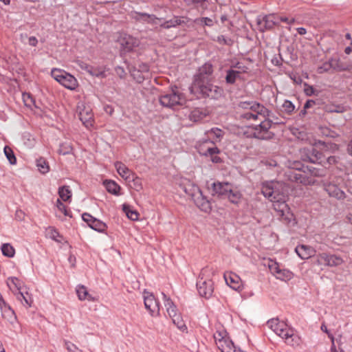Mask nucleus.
Here are the masks:
<instances>
[{
	"label": "nucleus",
	"mask_w": 352,
	"mask_h": 352,
	"mask_svg": "<svg viewBox=\"0 0 352 352\" xmlns=\"http://www.w3.org/2000/svg\"><path fill=\"white\" fill-rule=\"evenodd\" d=\"M270 111L263 105L255 101H241L238 104L237 114L241 120H264L261 124L252 128L251 136L259 140H270L274 133L270 131L272 122L267 118Z\"/></svg>",
	"instance_id": "obj_1"
},
{
	"label": "nucleus",
	"mask_w": 352,
	"mask_h": 352,
	"mask_svg": "<svg viewBox=\"0 0 352 352\" xmlns=\"http://www.w3.org/2000/svg\"><path fill=\"white\" fill-rule=\"evenodd\" d=\"M207 115L208 113L205 110L197 108L190 112L189 118L190 120L193 122H199L202 120L204 118H206Z\"/></svg>",
	"instance_id": "obj_32"
},
{
	"label": "nucleus",
	"mask_w": 352,
	"mask_h": 352,
	"mask_svg": "<svg viewBox=\"0 0 352 352\" xmlns=\"http://www.w3.org/2000/svg\"><path fill=\"white\" fill-rule=\"evenodd\" d=\"M206 133L209 138L214 136L217 139L221 138L223 134L222 130L219 128H212L210 131H207Z\"/></svg>",
	"instance_id": "obj_50"
},
{
	"label": "nucleus",
	"mask_w": 352,
	"mask_h": 352,
	"mask_svg": "<svg viewBox=\"0 0 352 352\" xmlns=\"http://www.w3.org/2000/svg\"><path fill=\"white\" fill-rule=\"evenodd\" d=\"M315 263L318 265L337 267L342 265L344 260L339 255L322 252L316 256Z\"/></svg>",
	"instance_id": "obj_10"
},
{
	"label": "nucleus",
	"mask_w": 352,
	"mask_h": 352,
	"mask_svg": "<svg viewBox=\"0 0 352 352\" xmlns=\"http://www.w3.org/2000/svg\"><path fill=\"white\" fill-rule=\"evenodd\" d=\"M201 23H203L204 25L207 26H212L213 25V21L212 19L208 17H202L200 19Z\"/></svg>",
	"instance_id": "obj_59"
},
{
	"label": "nucleus",
	"mask_w": 352,
	"mask_h": 352,
	"mask_svg": "<svg viewBox=\"0 0 352 352\" xmlns=\"http://www.w3.org/2000/svg\"><path fill=\"white\" fill-rule=\"evenodd\" d=\"M231 185L229 183L214 182L212 184V190L214 194L218 195L227 196L230 191Z\"/></svg>",
	"instance_id": "obj_24"
},
{
	"label": "nucleus",
	"mask_w": 352,
	"mask_h": 352,
	"mask_svg": "<svg viewBox=\"0 0 352 352\" xmlns=\"http://www.w3.org/2000/svg\"><path fill=\"white\" fill-rule=\"evenodd\" d=\"M182 186L184 191L192 198L201 190L197 185L188 179H185Z\"/></svg>",
	"instance_id": "obj_25"
},
{
	"label": "nucleus",
	"mask_w": 352,
	"mask_h": 352,
	"mask_svg": "<svg viewBox=\"0 0 352 352\" xmlns=\"http://www.w3.org/2000/svg\"><path fill=\"white\" fill-rule=\"evenodd\" d=\"M197 151L200 155L210 156L211 160L214 163H219L221 162V158L217 155L219 153V150L215 146L214 141L209 140L203 141L199 144Z\"/></svg>",
	"instance_id": "obj_8"
},
{
	"label": "nucleus",
	"mask_w": 352,
	"mask_h": 352,
	"mask_svg": "<svg viewBox=\"0 0 352 352\" xmlns=\"http://www.w3.org/2000/svg\"><path fill=\"white\" fill-rule=\"evenodd\" d=\"M315 101L314 100H307L305 105H304V109H309L310 107H311L312 106H314L315 104Z\"/></svg>",
	"instance_id": "obj_63"
},
{
	"label": "nucleus",
	"mask_w": 352,
	"mask_h": 352,
	"mask_svg": "<svg viewBox=\"0 0 352 352\" xmlns=\"http://www.w3.org/2000/svg\"><path fill=\"white\" fill-rule=\"evenodd\" d=\"M332 242L337 245H343L346 243V237L338 235L332 239Z\"/></svg>",
	"instance_id": "obj_54"
},
{
	"label": "nucleus",
	"mask_w": 352,
	"mask_h": 352,
	"mask_svg": "<svg viewBox=\"0 0 352 352\" xmlns=\"http://www.w3.org/2000/svg\"><path fill=\"white\" fill-rule=\"evenodd\" d=\"M136 69H131L130 72L133 78L138 82H141L144 80V73H137Z\"/></svg>",
	"instance_id": "obj_55"
},
{
	"label": "nucleus",
	"mask_w": 352,
	"mask_h": 352,
	"mask_svg": "<svg viewBox=\"0 0 352 352\" xmlns=\"http://www.w3.org/2000/svg\"><path fill=\"white\" fill-rule=\"evenodd\" d=\"M122 209L127 217L131 220L135 221L138 219L139 213L137 211L132 210L129 206L124 204Z\"/></svg>",
	"instance_id": "obj_38"
},
{
	"label": "nucleus",
	"mask_w": 352,
	"mask_h": 352,
	"mask_svg": "<svg viewBox=\"0 0 352 352\" xmlns=\"http://www.w3.org/2000/svg\"><path fill=\"white\" fill-rule=\"evenodd\" d=\"M7 284L11 290L15 289V292L22 291V286L23 283L16 277L8 278L7 280Z\"/></svg>",
	"instance_id": "obj_34"
},
{
	"label": "nucleus",
	"mask_w": 352,
	"mask_h": 352,
	"mask_svg": "<svg viewBox=\"0 0 352 352\" xmlns=\"http://www.w3.org/2000/svg\"><path fill=\"white\" fill-rule=\"evenodd\" d=\"M352 52V41L349 43V45L346 47L344 49V53L346 54H350Z\"/></svg>",
	"instance_id": "obj_64"
},
{
	"label": "nucleus",
	"mask_w": 352,
	"mask_h": 352,
	"mask_svg": "<svg viewBox=\"0 0 352 352\" xmlns=\"http://www.w3.org/2000/svg\"><path fill=\"white\" fill-rule=\"evenodd\" d=\"M305 93L307 96H311L312 95H315L317 91L311 85H307L305 84Z\"/></svg>",
	"instance_id": "obj_57"
},
{
	"label": "nucleus",
	"mask_w": 352,
	"mask_h": 352,
	"mask_svg": "<svg viewBox=\"0 0 352 352\" xmlns=\"http://www.w3.org/2000/svg\"><path fill=\"white\" fill-rule=\"evenodd\" d=\"M283 107L284 110L289 113H292L294 110V105L289 100H285L283 104Z\"/></svg>",
	"instance_id": "obj_56"
},
{
	"label": "nucleus",
	"mask_w": 352,
	"mask_h": 352,
	"mask_svg": "<svg viewBox=\"0 0 352 352\" xmlns=\"http://www.w3.org/2000/svg\"><path fill=\"white\" fill-rule=\"evenodd\" d=\"M87 72L92 76L96 77L104 78L106 77V68L104 67H92L87 66Z\"/></svg>",
	"instance_id": "obj_33"
},
{
	"label": "nucleus",
	"mask_w": 352,
	"mask_h": 352,
	"mask_svg": "<svg viewBox=\"0 0 352 352\" xmlns=\"http://www.w3.org/2000/svg\"><path fill=\"white\" fill-rule=\"evenodd\" d=\"M160 104L165 107L175 108L182 106L186 102V98L177 88L172 89L170 92L162 95L160 97Z\"/></svg>",
	"instance_id": "obj_5"
},
{
	"label": "nucleus",
	"mask_w": 352,
	"mask_h": 352,
	"mask_svg": "<svg viewBox=\"0 0 352 352\" xmlns=\"http://www.w3.org/2000/svg\"><path fill=\"white\" fill-rule=\"evenodd\" d=\"M225 280L228 286L234 290H239L241 288V278L235 274L230 273L224 274Z\"/></svg>",
	"instance_id": "obj_23"
},
{
	"label": "nucleus",
	"mask_w": 352,
	"mask_h": 352,
	"mask_svg": "<svg viewBox=\"0 0 352 352\" xmlns=\"http://www.w3.org/2000/svg\"><path fill=\"white\" fill-rule=\"evenodd\" d=\"M305 155L303 160L311 163H320L322 158V153L316 148L311 147L310 149L304 150Z\"/></svg>",
	"instance_id": "obj_20"
},
{
	"label": "nucleus",
	"mask_w": 352,
	"mask_h": 352,
	"mask_svg": "<svg viewBox=\"0 0 352 352\" xmlns=\"http://www.w3.org/2000/svg\"><path fill=\"white\" fill-rule=\"evenodd\" d=\"M80 120L82 121L83 124L87 128H90L93 126V116L87 110H84L79 113Z\"/></svg>",
	"instance_id": "obj_30"
},
{
	"label": "nucleus",
	"mask_w": 352,
	"mask_h": 352,
	"mask_svg": "<svg viewBox=\"0 0 352 352\" xmlns=\"http://www.w3.org/2000/svg\"><path fill=\"white\" fill-rule=\"evenodd\" d=\"M16 298L23 305L30 307L32 303V298L28 292H23V291H19L14 293Z\"/></svg>",
	"instance_id": "obj_31"
},
{
	"label": "nucleus",
	"mask_w": 352,
	"mask_h": 352,
	"mask_svg": "<svg viewBox=\"0 0 352 352\" xmlns=\"http://www.w3.org/2000/svg\"><path fill=\"white\" fill-rule=\"evenodd\" d=\"M213 66L210 63H206L198 69L195 76V80L192 86H200L201 83L211 81L212 79Z\"/></svg>",
	"instance_id": "obj_11"
},
{
	"label": "nucleus",
	"mask_w": 352,
	"mask_h": 352,
	"mask_svg": "<svg viewBox=\"0 0 352 352\" xmlns=\"http://www.w3.org/2000/svg\"><path fill=\"white\" fill-rule=\"evenodd\" d=\"M0 308L2 316L7 320L10 324H13L16 322V316L14 311L4 301L2 296L0 294Z\"/></svg>",
	"instance_id": "obj_16"
},
{
	"label": "nucleus",
	"mask_w": 352,
	"mask_h": 352,
	"mask_svg": "<svg viewBox=\"0 0 352 352\" xmlns=\"http://www.w3.org/2000/svg\"><path fill=\"white\" fill-rule=\"evenodd\" d=\"M58 195L64 201H68L72 197V192L69 186H63L59 188Z\"/></svg>",
	"instance_id": "obj_39"
},
{
	"label": "nucleus",
	"mask_w": 352,
	"mask_h": 352,
	"mask_svg": "<svg viewBox=\"0 0 352 352\" xmlns=\"http://www.w3.org/2000/svg\"><path fill=\"white\" fill-rule=\"evenodd\" d=\"M131 69H136L137 73H148L149 71V66L144 63H137Z\"/></svg>",
	"instance_id": "obj_48"
},
{
	"label": "nucleus",
	"mask_w": 352,
	"mask_h": 352,
	"mask_svg": "<svg viewBox=\"0 0 352 352\" xmlns=\"http://www.w3.org/2000/svg\"><path fill=\"white\" fill-rule=\"evenodd\" d=\"M129 181L132 183L131 187L136 191H140L142 189V180L138 176H135V175L133 174L132 175L131 180L130 179Z\"/></svg>",
	"instance_id": "obj_47"
},
{
	"label": "nucleus",
	"mask_w": 352,
	"mask_h": 352,
	"mask_svg": "<svg viewBox=\"0 0 352 352\" xmlns=\"http://www.w3.org/2000/svg\"><path fill=\"white\" fill-rule=\"evenodd\" d=\"M65 346L68 352H83L82 350L79 349L75 344L69 341H65Z\"/></svg>",
	"instance_id": "obj_53"
},
{
	"label": "nucleus",
	"mask_w": 352,
	"mask_h": 352,
	"mask_svg": "<svg viewBox=\"0 0 352 352\" xmlns=\"http://www.w3.org/2000/svg\"><path fill=\"white\" fill-rule=\"evenodd\" d=\"M76 294L80 300H88L94 302L98 300V298L93 296L88 291V289L82 285H79L76 287Z\"/></svg>",
	"instance_id": "obj_22"
},
{
	"label": "nucleus",
	"mask_w": 352,
	"mask_h": 352,
	"mask_svg": "<svg viewBox=\"0 0 352 352\" xmlns=\"http://www.w3.org/2000/svg\"><path fill=\"white\" fill-rule=\"evenodd\" d=\"M3 151H4V154H5L6 157H7L10 164L12 165L16 164V158L14 155V153L12 149L10 146H6L4 147Z\"/></svg>",
	"instance_id": "obj_43"
},
{
	"label": "nucleus",
	"mask_w": 352,
	"mask_h": 352,
	"mask_svg": "<svg viewBox=\"0 0 352 352\" xmlns=\"http://www.w3.org/2000/svg\"><path fill=\"white\" fill-rule=\"evenodd\" d=\"M268 267L277 279L287 281L294 277V274L291 271L282 267L276 261L270 260L268 263Z\"/></svg>",
	"instance_id": "obj_12"
},
{
	"label": "nucleus",
	"mask_w": 352,
	"mask_h": 352,
	"mask_svg": "<svg viewBox=\"0 0 352 352\" xmlns=\"http://www.w3.org/2000/svg\"><path fill=\"white\" fill-rule=\"evenodd\" d=\"M173 322L177 326V327L182 331L187 330V327L185 324L181 315L179 314H175V316H171Z\"/></svg>",
	"instance_id": "obj_37"
},
{
	"label": "nucleus",
	"mask_w": 352,
	"mask_h": 352,
	"mask_svg": "<svg viewBox=\"0 0 352 352\" xmlns=\"http://www.w3.org/2000/svg\"><path fill=\"white\" fill-rule=\"evenodd\" d=\"M115 167L118 173L125 180H130L131 176L133 175L131 170H129L128 167L122 162H116Z\"/></svg>",
	"instance_id": "obj_27"
},
{
	"label": "nucleus",
	"mask_w": 352,
	"mask_h": 352,
	"mask_svg": "<svg viewBox=\"0 0 352 352\" xmlns=\"http://www.w3.org/2000/svg\"><path fill=\"white\" fill-rule=\"evenodd\" d=\"M199 85L200 86H192L191 91L193 93H199L204 97L214 99L219 98L223 93V89L212 84L210 81L201 83Z\"/></svg>",
	"instance_id": "obj_6"
},
{
	"label": "nucleus",
	"mask_w": 352,
	"mask_h": 352,
	"mask_svg": "<svg viewBox=\"0 0 352 352\" xmlns=\"http://www.w3.org/2000/svg\"><path fill=\"white\" fill-rule=\"evenodd\" d=\"M1 250L5 256L12 258L14 256L15 250L10 243H3Z\"/></svg>",
	"instance_id": "obj_40"
},
{
	"label": "nucleus",
	"mask_w": 352,
	"mask_h": 352,
	"mask_svg": "<svg viewBox=\"0 0 352 352\" xmlns=\"http://www.w3.org/2000/svg\"><path fill=\"white\" fill-rule=\"evenodd\" d=\"M51 75L57 82L67 89L74 90L78 86L77 80L64 70L53 69L51 72Z\"/></svg>",
	"instance_id": "obj_7"
},
{
	"label": "nucleus",
	"mask_w": 352,
	"mask_h": 352,
	"mask_svg": "<svg viewBox=\"0 0 352 352\" xmlns=\"http://www.w3.org/2000/svg\"><path fill=\"white\" fill-rule=\"evenodd\" d=\"M210 269H202L197 281V288L199 295L206 298L211 297L214 291L213 282L210 278Z\"/></svg>",
	"instance_id": "obj_4"
},
{
	"label": "nucleus",
	"mask_w": 352,
	"mask_h": 352,
	"mask_svg": "<svg viewBox=\"0 0 352 352\" xmlns=\"http://www.w3.org/2000/svg\"><path fill=\"white\" fill-rule=\"evenodd\" d=\"M258 30L261 32H265L267 30L272 29L275 25H278V16L269 14L265 16H258L256 19Z\"/></svg>",
	"instance_id": "obj_13"
},
{
	"label": "nucleus",
	"mask_w": 352,
	"mask_h": 352,
	"mask_svg": "<svg viewBox=\"0 0 352 352\" xmlns=\"http://www.w3.org/2000/svg\"><path fill=\"white\" fill-rule=\"evenodd\" d=\"M163 296V300L164 306L166 309V312L169 317L175 316V314H178L177 308L172 300L168 297L164 293H162Z\"/></svg>",
	"instance_id": "obj_28"
},
{
	"label": "nucleus",
	"mask_w": 352,
	"mask_h": 352,
	"mask_svg": "<svg viewBox=\"0 0 352 352\" xmlns=\"http://www.w3.org/2000/svg\"><path fill=\"white\" fill-rule=\"evenodd\" d=\"M216 345L221 352H236L232 340L226 336L225 331H217L214 334Z\"/></svg>",
	"instance_id": "obj_9"
},
{
	"label": "nucleus",
	"mask_w": 352,
	"mask_h": 352,
	"mask_svg": "<svg viewBox=\"0 0 352 352\" xmlns=\"http://www.w3.org/2000/svg\"><path fill=\"white\" fill-rule=\"evenodd\" d=\"M295 251L298 256L302 259H307L310 258L314 252V250L310 246L305 245H298L295 248Z\"/></svg>",
	"instance_id": "obj_26"
},
{
	"label": "nucleus",
	"mask_w": 352,
	"mask_h": 352,
	"mask_svg": "<svg viewBox=\"0 0 352 352\" xmlns=\"http://www.w3.org/2000/svg\"><path fill=\"white\" fill-rule=\"evenodd\" d=\"M22 96L23 102L27 107L30 109H33L34 107L38 108L32 95L29 93H23Z\"/></svg>",
	"instance_id": "obj_36"
},
{
	"label": "nucleus",
	"mask_w": 352,
	"mask_h": 352,
	"mask_svg": "<svg viewBox=\"0 0 352 352\" xmlns=\"http://www.w3.org/2000/svg\"><path fill=\"white\" fill-rule=\"evenodd\" d=\"M263 195L273 202V208L278 215L285 223H289L293 220V214L289 212V208L286 204L287 192L279 182H272L263 185Z\"/></svg>",
	"instance_id": "obj_2"
},
{
	"label": "nucleus",
	"mask_w": 352,
	"mask_h": 352,
	"mask_svg": "<svg viewBox=\"0 0 352 352\" xmlns=\"http://www.w3.org/2000/svg\"><path fill=\"white\" fill-rule=\"evenodd\" d=\"M330 112H336V113H342L344 112V108L343 107H334L333 108H330L329 110Z\"/></svg>",
	"instance_id": "obj_60"
},
{
	"label": "nucleus",
	"mask_w": 352,
	"mask_h": 352,
	"mask_svg": "<svg viewBox=\"0 0 352 352\" xmlns=\"http://www.w3.org/2000/svg\"><path fill=\"white\" fill-rule=\"evenodd\" d=\"M230 68H233V69H236V72H238L240 75L246 73L248 70V67L240 62H236L232 64Z\"/></svg>",
	"instance_id": "obj_49"
},
{
	"label": "nucleus",
	"mask_w": 352,
	"mask_h": 352,
	"mask_svg": "<svg viewBox=\"0 0 352 352\" xmlns=\"http://www.w3.org/2000/svg\"><path fill=\"white\" fill-rule=\"evenodd\" d=\"M240 74L236 69L229 68L226 71L225 80L226 82L228 85H234L236 81L240 78Z\"/></svg>",
	"instance_id": "obj_29"
},
{
	"label": "nucleus",
	"mask_w": 352,
	"mask_h": 352,
	"mask_svg": "<svg viewBox=\"0 0 352 352\" xmlns=\"http://www.w3.org/2000/svg\"><path fill=\"white\" fill-rule=\"evenodd\" d=\"M50 237L56 241H58V242L60 241V240L58 238H60L61 236H60L59 232L55 229H51Z\"/></svg>",
	"instance_id": "obj_58"
},
{
	"label": "nucleus",
	"mask_w": 352,
	"mask_h": 352,
	"mask_svg": "<svg viewBox=\"0 0 352 352\" xmlns=\"http://www.w3.org/2000/svg\"><path fill=\"white\" fill-rule=\"evenodd\" d=\"M73 148L70 143L69 142H63L60 144L59 148L58 150V153L60 155H65L72 153Z\"/></svg>",
	"instance_id": "obj_42"
},
{
	"label": "nucleus",
	"mask_w": 352,
	"mask_h": 352,
	"mask_svg": "<svg viewBox=\"0 0 352 352\" xmlns=\"http://www.w3.org/2000/svg\"><path fill=\"white\" fill-rule=\"evenodd\" d=\"M267 326L278 336L285 339L289 345L298 344V338L294 336V329L278 318H272L267 321Z\"/></svg>",
	"instance_id": "obj_3"
},
{
	"label": "nucleus",
	"mask_w": 352,
	"mask_h": 352,
	"mask_svg": "<svg viewBox=\"0 0 352 352\" xmlns=\"http://www.w3.org/2000/svg\"><path fill=\"white\" fill-rule=\"evenodd\" d=\"M120 44L123 50L129 52L139 46L140 41L132 36L126 34L120 38Z\"/></svg>",
	"instance_id": "obj_17"
},
{
	"label": "nucleus",
	"mask_w": 352,
	"mask_h": 352,
	"mask_svg": "<svg viewBox=\"0 0 352 352\" xmlns=\"http://www.w3.org/2000/svg\"><path fill=\"white\" fill-rule=\"evenodd\" d=\"M324 190L330 197L342 200L346 197L345 192L336 184L329 182L324 184Z\"/></svg>",
	"instance_id": "obj_19"
},
{
	"label": "nucleus",
	"mask_w": 352,
	"mask_h": 352,
	"mask_svg": "<svg viewBox=\"0 0 352 352\" xmlns=\"http://www.w3.org/2000/svg\"><path fill=\"white\" fill-rule=\"evenodd\" d=\"M182 21L179 17H175L169 21H165L161 25V27L168 29L172 27H176L182 23Z\"/></svg>",
	"instance_id": "obj_45"
},
{
	"label": "nucleus",
	"mask_w": 352,
	"mask_h": 352,
	"mask_svg": "<svg viewBox=\"0 0 352 352\" xmlns=\"http://www.w3.org/2000/svg\"><path fill=\"white\" fill-rule=\"evenodd\" d=\"M331 69H333L332 58L319 66L317 69V72L318 74H322L330 71Z\"/></svg>",
	"instance_id": "obj_46"
},
{
	"label": "nucleus",
	"mask_w": 352,
	"mask_h": 352,
	"mask_svg": "<svg viewBox=\"0 0 352 352\" xmlns=\"http://www.w3.org/2000/svg\"><path fill=\"white\" fill-rule=\"evenodd\" d=\"M310 171L312 175L320 177H324L327 173V170L324 168L318 169L313 168V169H310Z\"/></svg>",
	"instance_id": "obj_52"
},
{
	"label": "nucleus",
	"mask_w": 352,
	"mask_h": 352,
	"mask_svg": "<svg viewBox=\"0 0 352 352\" xmlns=\"http://www.w3.org/2000/svg\"><path fill=\"white\" fill-rule=\"evenodd\" d=\"M333 69L338 72L352 69V61L340 58H333Z\"/></svg>",
	"instance_id": "obj_21"
},
{
	"label": "nucleus",
	"mask_w": 352,
	"mask_h": 352,
	"mask_svg": "<svg viewBox=\"0 0 352 352\" xmlns=\"http://www.w3.org/2000/svg\"><path fill=\"white\" fill-rule=\"evenodd\" d=\"M82 220L93 230L99 232H103L107 229V225L102 221L94 217L89 213L82 215Z\"/></svg>",
	"instance_id": "obj_15"
},
{
	"label": "nucleus",
	"mask_w": 352,
	"mask_h": 352,
	"mask_svg": "<svg viewBox=\"0 0 352 352\" xmlns=\"http://www.w3.org/2000/svg\"><path fill=\"white\" fill-rule=\"evenodd\" d=\"M56 207L58 210L63 213L65 216H69L70 215V211L67 208L66 206L63 204L59 199L56 201Z\"/></svg>",
	"instance_id": "obj_51"
},
{
	"label": "nucleus",
	"mask_w": 352,
	"mask_h": 352,
	"mask_svg": "<svg viewBox=\"0 0 352 352\" xmlns=\"http://www.w3.org/2000/svg\"><path fill=\"white\" fill-rule=\"evenodd\" d=\"M196 204V206L200 208L202 211L209 212L211 210V204L209 200L204 196L201 190L199 192V194L192 198Z\"/></svg>",
	"instance_id": "obj_18"
},
{
	"label": "nucleus",
	"mask_w": 352,
	"mask_h": 352,
	"mask_svg": "<svg viewBox=\"0 0 352 352\" xmlns=\"http://www.w3.org/2000/svg\"><path fill=\"white\" fill-rule=\"evenodd\" d=\"M104 184L107 190L113 195H118V192L120 190V186L114 181L109 180L104 182Z\"/></svg>",
	"instance_id": "obj_35"
},
{
	"label": "nucleus",
	"mask_w": 352,
	"mask_h": 352,
	"mask_svg": "<svg viewBox=\"0 0 352 352\" xmlns=\"http://www.w3.org/2000/svg\"><path fill=\"white\" fill-rule=\"evenodd\" d=\"M38 43V40L35 36H30L28 39V44L31 46L35 47Z\"/></svg>",
	"instance_id": "obj_61"
},
{
	"label": "nucleus",
	"mask_w": 352,
	"mask_h": 352,
	"mask_svg": "<svg viewBox=\"0 0 352 352\" xmlns=\"http://www.w3.org/2000/svg\"><path fill=\"white\" fill-rule=\"evenodd\" d=\"M226 197L232 203L236 204L239 202L241 195L238 190H233L231 187L230 191H229Z\"/></svg>",
	"instance_id": "obj_44"
},
{
	"label": "nucleus",
	"mask_w": 352,
	"mask_h": 352,
	"mask_svg": "<svg viewBox=\"0 0 352 352\" xmlns=\"http://www.w3.org/2000/svg\"><path fill=\"white\" fill-rule=\"evenodd\" d=\"M36 166L38 170L43 174H45L50 170L48 163L43 157H40L36 160Z\"/></svg>",
	"instance_id": "obj_41"
},
{
	"label": "nucleus",
	"mask_w": 352,
	"mask_h": 352,
	"mask_svg": "<svg viewBox=\"0 0 352 352\" xmlns=\"http://www.w3.org/2000/svg\"><path fill=\"white\" fill-rule=\"evenodd\" d=\"M116 72L121 78L123 77L125 74V72L123 67L120 66L116 67Z\"/></svg>",
	"instance_id": "obj_62"
},
{
	"label": "nucleus",
	"mask_w": 352,
	"mask_h": 352,
	"mask_svg": "<svg viewBox=\"0 0 352 352\" xmlns=\"http://www.w3.org/2000/svg\"><path fill=\"white\" fill-rule=\"evenodd\" d=\"M144 302L145 308L151 316H158L160 314V303L153 294L144 292Z\"/></svg>",
	"instance_id": "obj_14"
}]
</instances>
